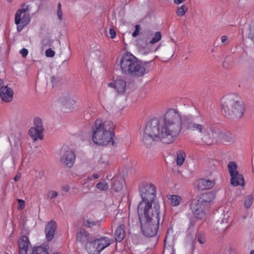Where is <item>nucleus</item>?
Segmentation results:
<instances>
[{
    "mask_svg": "<svg viewBox=\"0 0 254 254\" xmlns=\"http://www.w3.org/2000/svg\"><path fill=\"white\" fill-rule=\"evenodd\" d=\"M182 128V119L180 113L175 109H169L160 120L153 119L148 121L141 137L142 143L147 147L155 141L163 143L174 142Z\"/></svg>",
    "mask_w": 254,
    "mask_h": 254,
    "instance_id": "f257e3e1",
    "label": "nucleus"
},
{
    "mask_svg": "<svg viewBox=\"0 0 254 254\" xmlns=\"http://www.w3.org/2000/svg\"><path fill=\"white\" fill-rule=\"evenodd\" d=\"M141 230L147 237L155 236L159 228L160 220V205L158 202L154 203V211H137Z\"/></svg>",
    "mask_w": 254,
    "mask_h": 254,
    "instance_id": "f03ea898",
    "label": "nucleus"
},
{
    "mask_svg": "<svg viewBox=\"0 0 254 254\" xmlns=\"http://www.w3.org/2000/svg\"><path fill=\"white\" fill-rule=\"evenodd\" d=\"M95 127L92 133V140L94 143L100 146L114 145L115 125L111 121L102 122L97 119L95 121Z\"/></svg>",
    "mask_w": 254,
    "mask_h": 254,
    "instance_id": "7ed1b4c3",
    "label": "nucleus"
},
{
    "mask_svg": "<svg viewBox=\"0 0 254 254\" xmlns=\"http://www.w3.org/2000/svg\"><path fill=\"white\" fill-rule=\"evenodd\" d=\"M150 63H141L131 54L126 53L124 54L121 60L120 65L124 73L134 76L141 77L150 70L148 65Z\"/></svg>",
    "mask_w": 254,
    "mask_h": 254,
    "instance_id": "20e7f679",
    "label": "nucleus"
},
{
    "mask_svg": "<svg viewBox=\"0 0 254 254\" xmlns=\"http://www.w3.org/2000/svg\"><path fill=\"white\" fill-rule=\"evenodd\" d=\"M189 129L198 132L202 136V140L207 145H210L217 140L220 135V130L207 124L190 122L187 126Z\"/></svg>",
    "mask_w": 254,
    "mask_h": 254,
    "instance_id": "39448f33",
    "label": "nucleus"
},
{
    "mask_svg": "<svg viewBox=\"0 0 254 254\" xmlns=\"http://www.w3.org/2000/svg\"><path fill=\"white\" fill-rule=\"evenodd\" d=\"M139 193L142 201L138 205L137 211H154V206L152 205L156 195L155 186L152 184L142 185L140 187Z\"/></svg>",
    "mask_w": 254,
    "mask_h": 254,
    "instance_id": "423d86ee",
    "label": "nucleus"
},
{
    "mask_svg": "<svg viewBox=\"0 0 254 254\" xmlns=\"http://www.w3.org/2000/svg\"><path fill=\"white\" fill-rule=\"evenodd\" d=\"M222 104V110L224 113L230 116L234 114L236 117L242 116L244 109L243 105L238 97L234 95H229L225 97Z\"/></svg>",
    "mask_w": 254,
    "mask_h": 254,
    "instance_id": "0eeeda50",
    "label": "nucleus"
},
{
    "mask_svg": "<svg viewBox=\"0 0 254 254\" xmlns=\"http://www.w3.org/2000/svg\"><path fill=\"white\" fill-rule=\"evenodd\" d=\"M113 242V239L108 237L93 240L89 246L87 247V251L89 254H99L101 251L109 246Z\"/></svg>",
    "mask_w": 254,
    "mask_h": 254,
    "instance_id": "6e6552de",
    "label": "nucleus"
},
{
    "mask_svg": "<svg viewBox=\"0 0 254 254\" xmlns=\"http://www.w3.org/2000/svg\"><path fill=\"white\" fill-rule=\"evenodd\" d=\"M28 7L19 9L15 15V23L17 25V30L20 32L30 21V17Z\"/></svg>",
    "mask_w": 254,
    "mask_h": 254,
    "instance_id": "1a4fd4ad",
    "label": "nucleus"
},
{
    "mask_svg": "<svg viewBox=\"0 0 254 254\" xmlns=\"http://www.w3.org/2000/svg\"><path fill=\"white\" fill-rule=\"evenodd\" d=\"M75 155L74 152L69 148L63 149L62 155L61 157V162L67 168H71L75 162Z\"/></svg>",
    "mask_w": 254,
    "mask_h": 254,
    "instance_id": "9d476101",
    "label": "nucleus"
},
{
    "mask_svg": "<svg viewBox=\"0 0 254 254\" xmlns=\"http://www.w3.org/2000/svg\"><path fill=\"white\" fill-rule=\"evenodd\" d=\"M215 198V194L210 191L202 193L198 199L193 200L198 201V203H199L204 209H208L211 206Z\"/></svg>",
    "mask_w": 254,
    "mask_h": 254,
    "instance_id": "9b49d317",
    "label": "nucleus"
},
{
    "mask_svg": "<svg viewBox=\"0 0 254 254\" xmlns=\"http://www.w3.org/2000/svg\"><path fill=\"white\" fill-rule=\"evenodd\" d=\"M76 241L82 245H84L87 250V247L89 246V244L92 242L93 238L87 231L84 229H80L77 233Z\"/></svg>",
    "mask_w": 254,
    "mask_h": 254,
    "instance_id": "f8f14e48",
    "label": "nucleus"
},
{
    "mask_svg": "<svg viewBox=\"0 0 254 254\" xmlns=\"http://www.w3.org/2000/svg\"><path fill=\"white\" fill-rule=\"evenodd\" d=\"M190 209L195 218L202 219L204 217V210L206 209H204L199 203H198V201L192 200L190 203Z\"/></svg>",
    "mask_w": 254,
    "mask_h": 254,
    "instance_id": "ddd939ff",
    "label": "nucleus"
},
{
    "mask_svg": "<svg viewBox=\"0 0 254 254\" xmlns=\"http://www.w3.org/2000/svg\"><path fill=\"white\" fill-rule=\"evenodd\" d=\"M108 86L115 89L117 94H123L126 89V82L123 79H117L114 82L108 84Z\"/></svg>",
    "mask_w": 254,
    "mask_h": 254,
    "instance_id": "4468645a",
    "label": "nucleus"
},
{
    "mask_svg": "<svg viewBox=\"0 0 254 254\" xmlns=\"http://www.w3.org/2000/svg\"><path fill=\"white\" fill-rule=\"evenodd\" d=\"M57 229V223L54 220L50 221L46 226L45 232L46 238L48 241L52 240L54 237L56 230Z\"/></svg>",
    "mask_w": 254,
    "mask_h": 254,
    "instance_id": "2eb2a0df",
    "label": "nucleus"
},
{
    "mask_svg": "<svg viewBox=\"0 0 254 254\" xmlns=\"http://www.w3.org/2000/svg\"><path fill=\"white\" fill-rule=\"evenodd\" d=\"M215 185L213 181L199 179L197 180L195 184V187L199 190H203L211 189Z\"/></svg>",
    "mask_w": 254,
    "mask_h": 254,
    "instance_id": "dca6fc26",
    "label": "nucleus"
},
{
    "mask_svg": "<svg viewBox=\"0 0 254 254\" xmlns=\"http://www.w3.org/2000/svg\"><path fill=\"white\" fill-rule=\"evenodd\" d=\"M13 95V90L7 85L0 88V97L5 102H8L12 100Z\"/></svg>",
    "mask_w": 254,
    "mask_h": 254,
    "instance_id": "f3484780",
    "label": "nucleus"
},
{
    "mask_svg": "<svg viewBox=\"0 0 254 254\" xmlns=\"http://www.w3.org/2000/svg\"><path fill=\"white\" fill-rule=\"evenodd\" d=\"M19 254H27L30 245L29 238L25 236H21L18 242Z\"/></svg>",
    "mask_w": 254,
    "mask_h": 254,
    "instance_id": "a211bd4d",
    "label": "nucleus"
},
{
    "mask_svg": "<svg viewBox=\"0 0 254 254\" xmlns=\"http://www.w3.org/2000/svg\"><path fill=\"white\" fill-rule=\"evenodd\" d=\"M231 177V184L233 186H242L245 185V181L243 176L239 172L234 175V176H230Z\"/></svg>",
    "mask_w": 254,
    "mask_h": 254,
    "instance_id": "6ab92c4d",
    "label": "nucleus"
},
{
    "mask_svg": "<svg viewBox=\"0 0 254 254\" xmlns=\"http://www.w3.org/2000/svg\"><path fill=\"white\" fill-rule=\"evenodd\" d=\"M125 225H120L116 229L115 232V238L116 241L121 242L125 236Z\"/></svg>",
    "mask_w": 254,
    "mask_h": 254,
    "instance_id": "aec40b11",
    "label": "nucleus"
},
{
    "mask_svg": "<svg viewBox=\"0 0 254 254\" xmlns=\"http://www.w3.org/2000/svg\"><path fill=\"white\" fill-rule=\"evenodd\" d=\"M28 134L34 141L38 139H42L43 136V131L33 127L29 129Z\"/></svg>",
    "mask_w": 254,
    "mask_h": 254,
    "instance_id": "412c9836",
    "label": "nucleus"
},
{
    "mask_svg": "<svg viewBox=\"0 0 254 254\" xmlns=\"http://www.w3.org/2000/svg\"><path fill=\"white\" fill-rule=\"evenodd\" d=\"M186 154L185 152L182 150H179L176 152V161L177 166H181L185 160Z\"/></svg>",
    "mask_w": 254,
    "mask_h": 254,
    "instance_id": "4be33fe9",
    "label": "nucleus"
},
{
    "mask_svg": "<svg viewBox=\"0 0 254 254\" xmlns=\"http://www.w3.org/2000/svg\"><path fill=\"white\" fill-rule=\"evenodd\" d=\"M83 224L84 226L89 228H91L95 226L99 227L100 226V222L99 221H94L90 218L84 219Z\"/></svg>",
    "mask_w": 254,
    "mask_h": 254,
    "instance_id": "5701e85b",
    "label": "nucleus"
},
{
    "mask_svg": "<svg viewBox=\"0 0 254 254\" xmlns=\"http://www.w3.org/2000/svg\"><path fill=\"white\" fill-rule=\"evenodd\" d=\"M48 249V246L36 247L33 248L32 254H49Z\"/></svg>",
    "mask_w": 254,
    "mask_h": 254,
    "instance_id": "b1692460",
    "label": "nucleus"
},
{
    "mask_svg": "<svg viewBox=\"0 0 254 254\" xmlns=\"http://www.w3.org/2000/svg\"><path fill=\"white\" fill-rule=\"evenodd\" d=\"M169 199L173 206H178L182 200L181 196L179 195H170Z\"/></svg>",
    "mask_w": 254,
    "mask_h": 254,
    "instance_id": "393cba45",
    "label": "nucleus"
},
{
    "mask_svg": "<svg viewBox=\"0 0 254 254\" xmlns=\"http://www.w3.org/2000/svg\"><path fill=\"white\" fill-rule=\"evenodd\" d=\"M237 165L235 162H230L228 164V170L230 176H234L239 171L237 170Z\"/></svg>",
    "mask_w": 254,
    "mask_h": 254,
    "instance_id": "a878e982",
    "label": "nucleus"
},
{
    "mask_svg": "<svg viewBox=\"0 0 254 254\" xmlns=\"http://www.w3.org/2000/svg\"><path fill=\"white\" fill-rule=\"evenodd\" d=\"M96 188L100 191H106L109 189V185L105 180H102L96 185Z\"/></svg>",
    "mask_w": 254,
    "mask_h": 254,
    "instance_id": "bb28decb",
    "label": "nucleus"
},
{
    "mask_svg": "<svg viewBox=\"0 0 254 254\" xmlns=\"http://www.w3.org/2000/svg\"><path fill=\"white\" fill-rule=\"evenodd\" d=\"M34 127L39 129L40 130L44 131V128L43 126L42 120L39 117H36L34 119Z\"/></svg>",
    "mask_w": 254,
    "mask_h": 254,
    "instance_id": "cd10ccee",
    "label": "nucleus"
},
{
    "mask_svg": "<svg viewBox=\"0 0 254 254\" xmlns=\"http://www.w3.org/2000/svg\"><path fill=\"white\" fill-rule=\"evenodd\" d=\"M223 137V141L226 143H231L234 141V137L231 134H222L220 132V135L217 138Z\"/></svg>",
    "mask_w": 254,
    "mask_h": 254,
    "instance_id": "c85d7f7f",
    "label": "nucleus"
},
{
    "mask_svg": "<svg viewBox=\"0 0 254 254\" xmlns=\"http://www.w3.org/2000/svg\"><path fill=\"white\" fill-rule=\"evenodd\" d=\"M111 187L115 191H120L122 189V183L121 181L115 179Z\"/></svg>",
    "mask_w": 254,
    "mask_h": 254,
    "instance_id": "c756f323",
    "label": "nucleus"
},
{
    "mask_svg": "<svg viewBox=\"0 0 254 254\" xmlns=\"http://www.w3.org/2000/svg\"><path fill=\"white\" fill-rule=\"evenodd\" d=\"M254 201V197L252 195H249L246 196L244 205L246 208H249L252 205Z\"/></svg>",
    "mask_w": 254,
    "mask_h": 254,
    "instance_id": "7c9ffc66",
    "label": "nucleus"
},
{
    "mask_svg": "<svg viewBox=\"0 0 254 254\" xmlns=\"http://www.w3.org/2000/svg\"><path fill=\"white\" fill-rule=\"evenodd\" d=\"M161 38V34L160 32H156L153 37L152 38V40L150 41V43L153 44L157 42H158L160 40Z\"/></svg>",
    "mask_w": 254,
    "mask_h": 254,
    "instance_id": "2f4dec72",
    "label": "nucleus"
},
{
    "mask_svg": "<svg viewBox=\"0 0 254 254\" xmlns=\"http://www.w3.org/2000/svg\"><path fill=\"white\" fill-rule=\"evenodd\" d=\"M58 192L54 190H50L48 191L46 197L48 199H52L55 198L58 195Z\"/></svg>",
    "mask_w": 254,
    "mask_h": 254,
    "instance_id": "473e14b6",
    "label": "nucleus"
},
{
    "mask_svg": "<svg viewBox=\"0 0 254 254\" xmlns=\"http://www.w3.org/2000/svg\"><path fill=\"white\" fill-rule=\"evenodd\" d=\"M188 10V8L185 5H183L179 8L176 12V14L179 16H183Z\"/></svg>",
    "mask_w": 254,
    "mask_h": 254,
    "instance_id": "72a5a7b5",
    "label": "nucleus"
},
{
    "mask_svg": "<svg viewBox=\"0 0 254 254\" xmlns=\"http://www.w3.org/2000/svg\"><path fill=\"white\" fill-rule=\"evenodd\" d=\"M57 16L58 19L62 21L63 19V12L62 10V4L59 2L58 4Z\"/></svg>",
    "mask_w": 254,
    "mask_h": 254,
    "instance_id": "f704fd0d",
    "label": "nucleus"
},
{
    "mask_svg": "<svg viewBox=\"0 0 254 254\" xmlns=\"http://www.w3.org/2000/svg\"><path fill=\"white\" fill-rule=\"evenodd\" d=\"M55 55V52L52 50V49H48L46 51V56L47 57H53Z\"/></svg>",
    "mask_w": 254,
    "mask_h": 254,
    "instance_id": "c9c22d12",
    "label": "nucleus"
},
{
    "mask_svg": "<svg viewBox=\"0 0 254 254\" xmlns=\"http://www.w3.org/2000/svg\"><path fill=\"white\" fill-rule=\"evenodd\" d=\"M140 26L139 25H136L135 26V30L132 34V36L134 37H136L139 35Z\"/></svg>",
    "mask_w": 254,
    "mask_h": 254,
    "instance_id": "e433bc0d",
    "label": "nucleus"
},
{
    "mask_svg": "<svg viewBox=\"0 0 254 254\" xmlns=\"http://www.w3.org/2000/svg\"><path fill=\"white\" fill-rule=\"evenodd\" d=\"M197 241L200 244H204L205 242V238L202 234H198Z\"/></svg>",
    "mask_w": 254,
    "mask_h": 254,
    "instance_id": "4c0bfd02",
    "label": "nucleus"
},
{
    "mask_svg": "<svg viewBox=\"0 0 254 254\" xmlns=\"http://www.w3.org/2000/svg\"><path fill=\"white\" fill-rule=\"evenodd\" d=\"M221 41L224 45H226L229 43V40L227 36L224 35L221 37Z\"/></svg>",
    "mask_w": 254,
    "mask_h": 254,
    "instance_id": "58836bf2",
    "label": "nucleus"
},
{
    "mask_svg": "<svg viewBox=\"0 0 254 254\" xmlns=\"http://www.w3.org/2000/svg\"><path fill=\"white\" fill-rule=\"evenodd\" d=\"M20 53L23 58H25L28 54V51L27 49L23 48L20 51Z\"/></svg>",
    "mask_w": 254,
    "mask_h": 254,
    "instance_id": "ea45409f",
    "label": "nucleus"
},
{
    "mask_svg": "<svg viewBox=\"0 0 254 254\" xmlns=\"http://www.w3.org/2000/svg\"><path fill=\"white\" fill-rule=\"evenodd\" d=\"M109 36L110 38L112 39L115 38L116 36V33L115 31L112 28H110L109 30Z\"/></svg>",
    "mask_w": 254,
    "mask_h": 254,
    "instance_id": "a19ab883",
    "label": "nucleus"
},
{
    "mask_svg": "<svg viewBox=\"0 0 254 254\" xmlns=\"http://www.w3.org/2000/svg\"><path fill=\"white\" fill-rule=\"evenodd\" d=\"M19 205L20 209H23L25 205V202L22 199H18Z\"/></svg>",
    "mask_w": 254,
    "mask_h": 254,
    "instance_id": "79ce46f5",
    "label": "nucleus"
},
{
    "mask_svg": "<svg viewBox=\"0 0 254 254\" xmlns=\"http://www.w3.org/2000/svg\"><path fill=\"white\" fill-rule=\"evenodd\" d=\"M62 190L65 192H67L69 190V187L68 186H63L62 188Z\"/></svg>",
    "mask_w": 254,
    "mask_h": 254,
    "instance_id": "37998d69",
    "label": "nucleus"
},
{
    "mask_svg": "<svg viewBox=\"0 0 254 254\" xmlns=\"http://www.w3.org/2000/svg\"><path fill=\"white\" fill-rule=\"evenodd\" d=\"M185 0H174V2L176 4H179L185 1Z\"/></svg>",
    "mask_w": 254,
    "mask_h": 254,
    "instance_id": "c03bdc74",
    "label": "nucleus"
},
{
    "mask_svg": "<svg viewBox=\"0 0 254 254\" xmlns=\"http://www.w3.org/2000/svg\"><path fill=\"white\" fill-rule=\"evenodd\" d=\"M4 86H5L3 85V81L0 78V88Z\"/></svg>",
    "mask_w": 254,
    "mask_h": 254,
    "instance_id": "a18cd8bd",
    "label": "nucleus"
},
{
    "mask_svg": "<svg viewBox=\"0 0 254 254\" xmlns=\"http://www.w3.org/2000/svg\"><path fill=\"white\" fill-rule=\"evenodd\" d=\"M99 177V176L98 174H93V178L94 179H97Z\"/></svg>",
    "mask_w": 254,
    "mask_h": 254,
    "instance_id": "49530a36",
    "label": "nucleus"
},
{
    "mask_svg": "<svg viewBox=\"0 0 254 254\" xmlns=\"http://www.w3.org/2000/svg\"><path fill=\"white\" fill-rule=\"evenodd\" d=\"M20 179V176H18V175H16V176L14 177V180L16 182L17 181H18Z\"/></svg>",
    "mask_w": 254,
    "mask_h": 254,
    "instance_id": "de8ad7c7",
    "label": "nucleus"
},
{
    "mask_svg": "<svg viewBox=\"0 0 254 254\" xmlns=\"http://www.w3.org/2000/svg\"><path fill=\"white\" fill-rule=\"evenodd\" d=\"M68 101H69V102H71V103H73L74 104V103H75V101H74V100H71L70 99H69L68 100Z\"/></svg>",
    "mask_w": 254,
    "mask_h": 254,
    "instance_id": "09e8293b",
    "label": "nucleus"
},
{
    "mask_svg": "<svg viewBox=\"0 0 254 254\" xmlns=\"http://www.w3.org/2000/svg\"><path fill=\"white\" fill-rule=\"evenodd\" d=\"M85 187H87V190H89L90 189V188L93 186V185L91 186H85Z\"/></svg>",
    "mask_w": 254,
    "mask_h": 254,
    "instance_id": "8fccbe9b",
    "label": "nucleus"
},
{
    "mask_svg": "<svg viewBox=\"0 0 254 254\" xmlns=\"http://www.w3.org/2000/svg\"><path fill=\"white\" fill-rule=\"evenodd\" d=\"M250 254H254V249L252 251H251Z\"/></svg>",
    "mask_w": 254,
    "mask_h": 254,
    "instance_id": "3c124183",
    "label": "nucleus"
},
{
    "mask_svg": "<svg viewBox=\"0 0 254 254\" xmlns=\"http://www.w3.org/2000/svg\"><path fill=\"white\" fill-rule=\"evenodd\" d=\"M88 180H92V179H91V178H90V177H88Z\"/></svg>",
    "mask_w": 254,
    "mask_h": 254,
    "instance_id": "603ef678",
    "label": "nucleus"
},
{
    "mask_svg": "<svg viewBox=\"0 0 254 254\" xmlns=\"http://www.w3.org/2000/svg\"><path fill=\"white\" fill-rule=\"evenodd\" d=\"M53 254H58V253H54Z\"/></svg>",
    "mask_w": 254,
    "mask_h": 254,
    "instance_id": "864d4df0",
    "label": "nucleus"
},
{
    "mask_svg": "<svg viewBox=\"0 0 254 254\" xmlns=\"http://www.w3.org/2000/svg\"><path fill=\"white\" fill-rule=\"evenodd\" d=\"M166 239H165L164 240V243H165V244L166 243Z\"/></svg>",
    "mask_w": 254,
    "mask_h": 254,
    "instance_id": "5fc2aeb1",
    "label": "nucleus"
},
{
    "mask_svg": "<svg viewBox=\"0 0 254 254\" xmlns=\"http://www.w3.org/2000/svg\"><path fill=\"white\" fill-rule=\"evenodd\" d=\"M229 254H235L234 253H230Z\"/></svg>",
    "mask_w": 254,
    "mask_h": 254,
    "instance_id": "6e6d98bb",
    "label": "nucleus"
},
{
    "mask_svg": "<svg viewBox=\"0 0 254 254\" xmlns=\"http://www.w3.org/2000/svg\"><path fill=\"white\" fill-rule=\"evenodd\" d=\"M228 227V226H227L225 227V228H227Z\"/></svg>",
    "mask_w": 254,
    "mask_h": 254,
    "instance_id": "4d7b16f0",
    "label": "nucleus"
},
{
    "mask_svg": "<svg viewBox=\"0 0 254 254\" xmlns=\"http://www.w3.org/2000/svg\"><path fill=\"white\" fill-rule=\"evenodd\" d=\"M171 254H175L174 253H172Z\"/></svg>",
    "mask_w": 254,
    "mask_h": 254,
    "instance_id": "13d9d810",
    "label": "nucleus"
}]
</instances>
